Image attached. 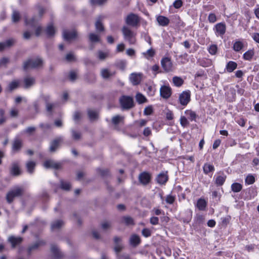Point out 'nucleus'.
Returning a JSON list of instances; mask_svg holds the SVG:
<instances>
[{"label": "nucleus", "mask_w": 259, "mask_h": 259, "mask_svg": "<svg viewBox=\"0 0 259 259\" xmlns=\"http://www.w3.org/2000/svg\"><path fill=\"white\" fill-rule=\"evenodd\" d=\"M36 131V128L34 126H29L26 128L23 131V134H27L29 135H31Z\"/></svg>", "instance_id": "nucleus-52"}, {"label": "nucleus", "mask_w": 259, "mask_h": 259, "mask_svg": "<svg viewBox=\"0 0 259 259\" xmlns=\"http://www.w3.org/2000/svg\"><path fill=\"white\" fill-rule=\"evenodd\" d=\"M204 174H208L209 172L214 171V166L209 163H205L203 167Z\"/></svg>", "instance_id": "nucleus-38"}, {"label": "nucleus", "mask_w": 259, "mask_h": 259, "mask_svg": "<svg viewBox=\"0 0 259 259\" xmlns=\"http://www.w3.org/2000/svg\"><path fill=\"white\" fill-rule=\"evenodd\" d=\"M161 64L163 69L166 72H170L172 70V63L170 58L165 57L161 60Z\"/></svg>", "instance_id": "nucleus-6"}, {"label": "nucleus", "mask_w": 259, "mask_h": 259, "mask_svg": "<svg viewBox=\"0 0 259 259\" xmlns=\"http://www.w3.org/2000/svg\"><path fill=\"white\" fill-rule=\"evenodd\" d=\"M190 92L185 91L179 96V102L182 105L186 106L190 101Z\"/></svg>", "instance_id": "nucleus-10"}, {"label": "nucleus", "mask_w": 259, "mask_h": 259, "mask_svg": "<svg viewBox=\"0 0 259 259\" xmlns=\"http://www.w3.org/2000/svg\"><path fill=\"white\" fill-rule=\"evenodd\" d=\"M8 241L11 243L12 247L14 248L22 243L23 238L21 237L11 236L9 237Z\"/></svg>", "instance_id": "nucleus-14"}, {"label": "nucleus", "mask_w": 259, "mask_h": 259, "mask_svg": "<svg viewBox=\"0 0 259 259\" xmlns=\"http://www.w3.org/2000/svg\"><path fill=\"white\" fill-rule=\"evenodd\" d=\"M172 81L174 84L177 87H180L183 83V80L180 77L175 76L172 78Z\"/></svg>", "instance_id": "nucleus-48"}, {"label": "nucleus", "mask_w": 259, "mask_h": 259, "mask_svg": "<svg viewBox=\"0 0 259 259\" xmlns=\"http://www.w3.org/2000/svg\"><path fill=\"white\" fill-rule=\"evenodd\" d=\"M156 20L159 25L162 26H166L169 23V19L163 16H158Z\"/></svg>", "instance_id": "nucleus-25"}, {"label": "nucleus", "mask_w": 259, "mask_h": 259, "mask_svg": "<svg viewBox=\"0 0 259 259\" xmlns=\"http://www.w3.org/2000/svg\"><path fill=\"white\" fill-rule=\"evenodd\" d=\"M24 192L23 188L16 186L10 190L6 195V200L9 203H11L14 198L17 197L21 196Z\"/></svg>", "instance_id": "nucleus-1"}, {"label": "nucleus", "mask_w": 259, "mask_h": 259, "mask_svg": "<svg viewBox=\"0 0 259 259\" xmlns=\"http://www.w3.org/2000/svg\"><path fill=\"white\" fill-rule=\"evenodd\" d=\"M11 174L15 176H18L20 174L21 171L19 168V166L18 163L14 162L12 164V166L10 169Z\"/></svg>", "instance_id": "nucleus-24"}, {"label": "nucleus", "mask_w": 259, "mask_h": 259, "mask_svg": "<svg viewBox=\"0 0 259 259\" xmlns=\"http://www.w3.org/2000/svg\"><path fill=\"white\" fill-rule=\"evenodd\" d=\"M136 99L137 102L139 104H142L146 102L147 99L146 97L141 93L137 94L136 96Z\"/></svg>", "instance_id": "nucleus-42"}, {"label": "nucleus", "mask_w": 259, "mask_h": 259, "mask_svg": "<svg viewBox=\"0 0 259 259\" xmlns=\"http://www.w3.org/2000/svg\"><path fill=\"white\" fill-rule=\"evenodd\" d=\"M244 47L243 42L240 40L236 41L234 44L233 49L235 52H239Z\"/></svg>", "instance_id": "nucleus-36"}, {"label": "nucleus", "mask_w": 259, "mask_h": 259, "mask_svg": "<svg viewBox=\"0 0 259 259\" xmlns=\"http://www.w3.org/2000/svg\"><path fill=\"white\" fill-rule=\"evenodd\" d=\"M118 259H132L130 255L126 253H123L122 254H118L117 256Z\"/></svg>", "instance_id": "nucleus-64"}, {"label": "nucleus", "mask_w": 259, "mask_h": 259, "mask_svg": "<svg viewBox=\"0 0 259 259\" xmlns=\"http://www.w3.org/2000/svg\"><path fill=\"white\" fill-rule=\"evenodd\" d=\"M175 200V197L171 195H168L166 196L165 201L166 203L171 204Z\"/></svg>", "instance_id": "nucleus-61"}, {"label": "nucleus", "mask_w": 259, "mask_h": 259, "mask_svg": "<svg viewBox=\"0 0 259 259\" xmlns=\"http://www.w3.org/2000/svg\"><path fill=\"white\" fill-rule=\"evenodd\" d=\"M51 251L54 259H60L64 256L63 253L60 251L56 245L52 244L51 245Z\"/></svg>", "instance_id": "nucleus-16"}, {"label": "nucleus", "mask_w": 259, "mask_h": 259, "mask_svg": "<svg viewBox=\"0 0 259 259\" xmlns=\"http://www.w3.org/2000/svg\"><path fill=\"white\" fill-rule=\"evenodd\" d=\"M114 242L115 244L114 247V250L117 255L118 254H119V253L123 248V246L121 243V238L117 236L114 237Z\"/></svg>", "instance_id": "nucleus-13"}, {"label": "nucleus", "mask_w": 259, "mask_h": 259, "mask_svg": "<svg viewBox=\"0 0 259 259\" xmlns=\"http://www.w3.org/2000/svg\"><path fill=\"white\" fill-rule=\"evenodd\" d=\"M35 79L34 77L27 76L24 78V88H29L34 84Z\"/></svg>", "instance_id": "nucleus-22"}, {"label": "nucleus", "mask_w": 259, "mask_h": 259, "mask_svg": "<svg viewBox=\"0 0 259 259\" xmlns=\"http://www.w3.org/2000/svg\"><path fill=\"white\" fill-rule=\"evenodd\" d=\"M44 166L47 168H52L55 169H59L61 167V164L59 163H57L52 160H48L45 161Z\"/></svg>", "instance_id": "nucleus-18"}, {"label": "nucleus", "mask_w": 259, "mask_h": 259, "mask_svg": "<svg viewBox=\"0 0 259 259\" xmlns=\"http://www.w3.org/2000/svg\"><path fill=\"white\" fill-rule=\"evenodd\" d=\"M255 182V178L252 175H248L245 179V183L248 185L252 184Z\"/></svg>", "instance_id": "nucleus-55"}, {"label": "nucleus", "mask_w": 259, "mask_h": 259, "mask_svg": "<svg viewBox=\"0 0 259 259\" xmlns=\"http://www.w3.org/2000/svg\"><path fill=\"white\" fill-rule=\"evenodd\" d=\"M142 234L145 237H149L151 235V231L148 228H144L142 231Z\"/></svg>", "instance_id": "nucleus-59"}, {"label": "nucleus", "mask_w": 259, "mask_h": 259, "mask_svg": "<svg viewBox=\"0 0 259 259\" xmlns=\"http://www.w3.org/2000/svg\"><path fill=\"white\" fill-rule=\"evenodd\" d=\"M115 71H111L107 68H103L101 70V75L104 79H108L115 74Z\"/></svg>", "instance_id": "nucleus-20"}, {"label": "nucleus", "mask_w": 259, "mask_h": 259, "mask_svg": "<svg viewBox=\"0 0 259 259\" xmlns=\"http://www.w3.org/2000/svg\"><path fill=\"white\" fill-rule=\"evenodd\" d=\"M19 85V81L18 80H13L11 82L8 87L6 88V91L7 92H11L13 90L16 89Z\"/></svg>", "instance_id": "nucleus-28"}, {"label": "nucleus", "mask_w": 259, "mask_h": 259, "mask_svg": "<svg viewBox=\"0 0 259 259\" xmlns=\"http://www.w3.org/2000/svg\"><path fill=\"white\" fill-rule=\"evenodd\" d=\"M12 21L13 22H17L19 21L20 16L19 13L17 11H14L12 16Z\"/></svg>", "instance_id": "nucleus-51"}, {"label": "nucleus", "mask_w": 259, "mask_h": 259, "mask_svg": "<svg viewBox=\"0 0 259 259\" xmlns=\"http://www.w3.org/2000/svg\"><path fill=\"white\" fill-rule=\"evenodd\" d=\"M64 225V222L62 220H56L52 222L51 228L52 230L59 229Z\"/></svg>", "instance_id": "nucleus-34"}, {"label": "nucleus", "mask_w": 259, "mask_h": 259, "mask_svg": "<svg viewBox=\"0 0 259 259\" xmlns=\"http://www.w3.org/2000/svg\"><path fill=\"white\" fill-rule=\"evenodd\" d=\"M155 54V51L153 49H150L147 50L145 52H143L142 55L143 56L147 59H149L150 58L153 57Z\"/></svg>", "instance_id": "nucleus-39"}, {"label": "nucleus", "mask_w": 259, "mask_h": 259, "mask_svg": "<svg viewBox=\"0 0 259 259\" xmlns=\"http://www.w3.org/2000/svg\"><path fill=\"white\" fill-rule=\"evenodd\" d=\"M89 39L92 42H99L100 40L99 36L94 33L89 34Z\"/></svg>", "instance_id": "nucleus-46"}, {"label": "nucleus", "mask_w": 259, "mask_h": 259, "mask_svg": "<svg viewBox=\"0 0 259 259\" xmlns=\"http://www.w3.org/2000/svg\"><path fill=\"white\" fill-rule=\"evenodd\" d=\"M208 50L210 54L214 55L217 52L218 47L215 45H212L209 47Z\"/></svg>", "instance_id": "nucleus-57"}, {"label": "nucleus", "mask_w": 259, "mask_h": 259, "mask_svg": "<svg viewBox=\"0 0 259 259\" xmlns=\"http://www.w3.org/2000/svg\"><path fill=\"white\" fill-rule=\"evenodd\" d=\"M42 64L43 61L39 58H37L36 59H29L24 62L23 68L24 70L38 68L42 67Z\"/></svg>", "instance_id": "nucleus-2"}, {"label": "nucleus", "mask_w": 259, "mask_h": 259, "mask_svg": "<svg viewBox=\"0 0 259 259\" xmlns=\"http://www.w3.org/2000/svg\"><path fill=\"white\" fill-rule=\"evenodd\" d=\"M140 20L139 17L134 14H130L126 19V23L132 26H136L139 23Z\"/></svg>", "instance_id": "nucleus-11"}, {"label": "nucleus", "mask_w": 259, "mask_h": 259, "mask_svg": "<svg viewBox=\"0 0 259 259\" xmlns=\"http://www.w3.org/2000/svg\"><path fill=\"white\" fill-rule=\"evenodd\" d=\"M57 105L58 104L56 103H51L50 102H47L46 104L47 111L50 113H52L53 110L57 106Z\"/></svg>", "instance_id": "nucleus-47"}, {"label": "nucleus", "mask_w": 259, "mask_h": 259, "mask_svg": "<svg viewBox=\"0 0 259 259\" xmlns=\"http://www.w3.org/2000/svg\"><path fill=\"white\" fill-rule=\"evenodd\" d=\"M104 19V17L100 16L97 19L95 23V27L97 32H101L104 31V26L102 24V20Z\"/></svg>", "instance_id": "nucleus-23"}, {"label": "nucleus", "mask_w": 259, "mask_h": 259, "mask_svg": "<svg viewBox=\"0 0 259 259\" xmlns=\"http://www.w3.org/2000/svg\"><path fill=\"white\" fill-rule=\"evenodd\" d=\"M242 189V186L238 183H235L232 184L231 189L234 192H239Z\"/></svg>", "instance_id": "nucleus-44"}, {"label": "nucleus", "mask_w": 259, "mask_h": 259, "mask_svg": "<svg viewBox=\"0 0 259 259\" xmlns=\"http://www.w3.org/2000/svg\"><path fill=\"white\" fill-rule=\"evenodd\" d=\"M143 74L141 73H132L130 74L129 79L131 82L134 85H137L142 81Z\"/></svg>", "instance_id": "nucleus-7"}, {"label": "nucleus", "mask_w": 259, "mask_h": 259, "mask_svg": "<svg viewBox=\"0 0 259 259\" xmlns=\"http://www.w3.org/2000/svg\"><path fill=\"white\" fill-rule=\"evenodd\" d=\"M101 228L105 231L110 229L111 227V223L108 221H104L101 224Z\"/></svg>", "instance_id": "nucleus-49"}, {"label": "nucleus", "mask_w": 259, "mask_h": 259, "mask_svg": "<svg viewBox=\"0 0 259 259\" xmlns=\"http://www.w3.org/2000/svg\"><path fill=\"white\" fill-rule=\"evenodd\" d=\"M36 165V163L33 161H29L26 163V167L27 168V171L32 174L33 172V170L35 168Z\"/></svg>", "instance_id": "nucleus-31"}, {"label": "nucleus", "mask_w": 259, "mask_h": 259, "mask_svg": "<svg viewBox=\"0 0 259 259\" xmlns=\"http://www.w3.org/2000/svg\"><path fill=\"white\" fill-rule=\"evenodd\" d=\"M63 141V138L61 137L57 138L50 142L49 151L51 153L56 152L59 147L60 143Z\"/></svg>", "instance_id": "nucleus-12"}, {"label": "nucleus", "mask_w": 259, "mask_h": 259, "mask_svg": "<svg viewBox=\"0 0 259 259\" xmlns=\"http://www.w3.org/2000/svg\"><path fill=\"white\" fill-rule=\"evenodd\" d=\"M226 178V176L224 174H222L217 177L215 184L218 186L223 185L225 181Z\"/></svg>", "instance_id": "nucleus-37"}, {"label": "nucleus", "mask_w": 259, "mask_h": 259, "mask_svg": "<svg viewBox=\"0 0 259 259\" xmlns=\"http://www.w3.org/2000/svg\"><path fill=\"white\" fill-rule=\"evenodd\" d=\"M45 244V242L44 240H38L35 242L34 243L30 245L28 249L27 252L29 255H30L31 252L37 249L39 247L43 246Z\"/></svg>", "instance_id": "nucleus-15"}, {"label": "nucleus", "mask_w": 259, "mask_h": 259, "mask_svg": "<svg viewBox=\"0 0 259 259\" xmlns=\"http://www.w3.org/2000/svg\"><path fill=\"white\" fill-rule=\"evenodd\" d=\"M71 187L70 184L67 182L61 181V188L65 190H69Z\"/></svg>", "instance_id": "nucleus-54"}, {"label": "nucleus", "mask_w": 259, "mask_h": 259, "mask_svg": "<svg viewBox=\"0 0 259 259\" xmlns=\"http://www.w3.org/2000/svg\"><path fill=\"white\" fill-rule=\"evenodd\" d=\"M22 146V141L19 138H15L13 142L12 150L15 152L19 151Z\"/></svg>", "instance_id": "nucleus-21"}, {"label": "nucleus", "mask_w": 259, "mask_h": 259, "mask_svg": "<svg viewBox=\"0 0 259 259\" xmlns=\"http://www.w3.org/2000/svg\"><path fill=\"white\" fill-rule=\"evenodd\" d=\"M168 177L167 176V172H161L158 175L156 178V181L159 184L163 185L166 183L168 181Z\"/></svg>", "instance_id": "nucleus-19"}, {"label": "nucleus", "mask_w": 259, "mask_h": 259, "mask_svg": "<svg viewBox=\"0 0 259 259\" xmlns=\"http://www.w3.org/2000/svg\"><path fill=\"white\" fill-rule=\"evenodd\" d=\"M66 60L68 62L73 61L75 60V57L72 53H69L66 55Z\"/></svg>", "instance_id": "nucleus-62"}, {"label": "nucleus", "mask_w": 259, "mask_h": 259, "mask_svg": "<svg viewBox=\"0 0 259 259\" xmlns=\"http://www.w3.org/2000/svg\"><path fill=\"white\" fill-rule=\"evenodd\" d=\"M254 55L253 50H249L246 52L243 56V58L245 60L250 61Z\"/></svg>", "instance_id": "nucleus-35"}, {"label": "nucleus", "mask_w": 259, "mask_h": 259, "mask_svg": "<svg viewBox=\"0 0 259 259\" xmlns=\"http://www.w3.org/2000/svg\"><path fill=\"white\" fill-rule=\"evenodd\" d=\"M160 96L164 99H168L171 95V89L168 85H162L160 89Z\"/></svg>", "instance_id": "nucleus-9"}, {"label": "nucleus", "mask_w": 259, "mask_h": 259, "mask_svg": "<svg viewBox=\"0 0 259 259\" xmlns=\"http://www.w3.org/2000/svg\"><path fill=\"white\" fill-rule=\"evenodd\" d=\"M138 179L142 185L146 186L150 183L151 179V175L149 172L144 171L140 174Z\"/></svg>", "instance_id": "nucleus-5"}, {"label": "nucleus", "mask_w": 259, "mask_h": 259, "mask_svg": "<svg viewBox=\"0 0 259 259\" xmlns=\"http://www.w3.org/2000/svg\"><path fill=\"white\" fill-rule=\"evenodd\" d=\"M206 206V201L202 199H199L197 203V206L199 210H203Z\"/></svg>", "instance_id": "nucleus-43"}, {"label": "nucleus", "mask_w": 259, "mask_h": 259, "mask_svg": "<svg viewBox=\"0 0 259 259\" xmlns=\"http://www.w3.org/2000/svg\"><path fill=\"white\" fill-rule=\"evenodd\" d=\"M55 31V28L52 24L49 25L46 29V32L49 37L53 36Z\"/></svg>", "instance_id": "nucleus-32"}, {"label": "nucleus", "mask_w": 259, "mask_h": 259, "mask_svg": "<svg viewBox=\"0 0 259 259\" xmlns=\"http://www.w3.org/2000/svg\"><path fill=\"white\" fill-rule=\"evenodd\" d=\"M214 30L216 35L222 37L226 32V25L224 22H221L214 26Z\"/></svg>", "instance_id": "nucleus-8"}, {"label": "nucleus", "mask_w": 259, "mask_h": 259, "mask_svg": "<svg viewBox=\"0 0 259 259\" xmlns=\"http://www.w3.org/2000/svg\"><path fill=\"white\" fill-rule=\"evenodd\" d=\"M88 113L90 119L91 120H94L98 118V113L95 110L89 109L88 111Z\"/></svg>", "instance_id": "nucleus-40"}, {"label": "nucleus", "mask_w": 259, "mask_h": 259, "mask_svg": "<svg viewBox=\"0 0 259 259\" xmlns=\"http://www.w3.org/2000/svg\"><path fill=\"white\" fill-rule=\"evenodd\" d=\"M82 117V114L79 111H75L74 113L73 116V120L76 122H78L79 121V120L81 119Z\"/></svg>", "instance_id": "nucleus-53"}, {"label": "nucleus", "mask_w": 259, "mask_h": 259, "mask_svg": "<svg viewBox=\"0 0 259 259\" xmlns=\"http://www.w3.org/2000/svg\"><path fill=\"white\" fill-rule=\"evenodd\" d=\"M124 117L119 115L113 116L112 118V122L114 125H117L123 120Z\"/></svg>", "instance_id": "nucleus-45"}, {"label": "nucleus", "mask_w": 259, "mask_h": 259, "mask_svg": "<svg viewBox=\"0 0 259 259\" xmlns=\"http://www.w3.org/2000/svg\"><path fill=\"white\" fill-rule=\"evenodd\" d=\"M122 32L125 40H127L130 44H135L136 41V34L126 26L122 28Z\"/></svg>", "instance_id": "nucleus-4"}, {"label": "nucleus", "mask_w": 259, "mask_h": 259, "mask_svg": "<svg viewBox=\"0 0 259 259\" xmlns=\"http://www.w3.org/2000/svg\"><path fill=\"white\" fill-rule=\"evenodd\" d=\"M14 42L15 40L13 39H10L5 42H0V52L3 51L6 48L11 47Z\"/></svg>", "instance_id": "nucleus-26"}, {"label": "nucleus", "mask_w": 259, "mask_h": 259, "mask_svg": "<svg viewBox=\"0 0 259 259\" xmlns=\"http://www.w3.org/2000/svg\"><path fill=\"white\" fill-rule=\"evenodd\" d=\"M122 223L127 226L134 225L133 219L130 216L123 217L122 218Z\"/></svg>", "instance_id": "nucleus-33"}, {"label": "nucleus", "mask_w": 259, "mask_h": 259, "mask_svg": "<svg viewBox=\"0 0 259 259\" xmlns=\"http://www.w3.org/2000/svg\"><path fill=\"white\" fill-rule=\"evenodd\" d=\"M39 20V19L36 17H34L30 20H28L27 18H25V23L26 25L30 26L32 27H35Z\"/></svg>", "instance_id": "nucleus-27"}, {"label": "nucleus", "mask_w": 259, "mask_h": 259, "mask_svg": "<svg viewBox=\"0 0 259 259\" xmlns=\"http://www.w3.org/2000/svg\"><path fill=\"white\" fill-rule=\"evenodd\" d=\"M208 20L211 23H213L217 21V17L214 13H210L208 15Z\"/></svg>", "instance_id": "nucleus-60"}, {"label": "nucleus", "mask_w": 259, "mask_h": 259, "mask_svg": "<svg viewBox=\"0 0 259 259\" xmlns=\"http://www.w3.org/2000/svg\"><path fill=\"white\" fill-rule=\"evenodd\" d=\"M185 113L191 121L195 120L196 114L195 112L191 110H187L185 111Z\"/></svg>", "instance_id": "nucleus-41"}, {"label": "nucleus", "mask_w": 259, "mask_h": 259, "mask_svg": "<svg viewBox=\"0 0 259 259\" xmlns=\"http://www.w3.org/2000/svg\"><path fill=\"white\" fill-rule=\"evenodd\" d=\"M130 241L132 245L136 246L140 243L141 239L138 235L133 234L131 236Z\"/></svg>", "instance_id": "nucleus-29"}, {"label": "nucleus", "mask_w": 259, "mask_h": 259, "mask_svg": "<svg viewBox=\"0 0 259 259\" xmlns=\"http://www.w3.org/2000/svg\"><path fill=\"white\" fill-rule=\"evenodd\" d=\"M119 101L123 110H128L134 106L133 98L131 96L123 95L119 98Z\"/></svg>", "instance_id": "nucleus-3"}, {"label": "nucleus", "mask_w": 259, "mask_h": 259, "mask_svg": "<svg viewBox=\"0 0 259 259\" xmlns=\"http://www.w3.org/2000/svg\"><path fill=\"white\" fill-rule=\"evenodd\" d=\"M180 123L181 125L185 127L189 124V122L187 118L185 116H181L180 118Z\"/></svg>", "instance_id": "nucleus-56"}, {"label": "nucleus", "mask_w": 259, "mask_h": 259, "mask_svg": "<svg viewBox=\"0 0 259 259\" xmlns=\"http://www.w3.org/2000/svg\"><path fill=\"white\" fill-rule=\"evenodd\" d=\"M237 67V64L234 61H229L226 67V69L228 72H232Z\"/></svg>", "instance_id": "nucleus-30"}, {"label": "nucleus", "mask_w": 259, "mask_h": 259, "mask_svg": "<svg viewBox=\"0 0 259 259\" xmlns=\"http://www.w3.org/2000/svg\"><path fill=\"white\" fill-rule=\"evenodd\" d=\"M69 79L71 81H74L77 78L76 73L74 71H71L69 73Z\"/></svg>", "instance_id": "nucleus-63"}, {"label": "nucleus", "mask_w": 259, "mask_h": 259, "mask_svg": "<svg viewBox=\"0 0 259 259\" xmlns=\"http://www.w3.org/2000/svg\"><path fill=\"white\" fill-rule=\"evenodd\" d=\"M72 137L75 140H79L81 138V133L79 132L76 131L74 130H71Z\"/></svg>", "instance_id": "nucleus-50"}, {"label": "nucleus", "mask_w": 259, "mask_h": 259, "mask_svg": "<svg viewBox=\"0 0 259 259\" xmlns=\"http://www.w3.org/2000/svg\"><path fill=\"white\" fill-rule=\"evenodd\" d=\"M63 36L65 40L69 41L75 38L77 36V33L75 31L64 30L63 32Z\"/></svg>", "instance_id": "nucleus-17"}, {"label": "nucleus", "mask_w": 259, "mask_h": 259, "mask_svg": "<svg viewBox=\"0 0 259 259\" xmlns=\"http://www.w3.org/2000/svg\"><path fill=\"white\" fill-rule=\"evenodd\" d=\"M126 66V62L125 60H120L117 63V66L123 70Z\"/></svg>", "instance_id": "nucleus-58"}]
</instances>
